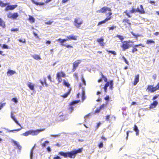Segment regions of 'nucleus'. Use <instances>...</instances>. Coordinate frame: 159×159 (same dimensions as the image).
<instances>
[{
    "label": "nucleus",
    "mask_w": 159,
    "mask_h": 159,
    "mask_svg": "<svg viewBox=\"0 0 159 159\" xmlns=\"http://www.w3.org/2000/svg\"><path fill=\"white\" fill-rule=\"evenodd\" d=\"M80 102V100H77L74 101L70 103L69 104L70 107L68 109L70 110L71 112H72L74 109V107L72 106L74 104H77L79 102Z\"/></svg>",
    "instance_id": "nucleus-11"
},
{
    "label": "nucleus",
    "mask_w": 159,
    "mask_h": 159,
    "mask_svg": "<svg viewBox=\"0 0 159 159\" xmlns=\"http://www.w3.org/2000/svg\"><path fill=\"white\" fill-rule=\"evenodd\" d=\"M20 129H14V130H10L8 129H6V130H7V131L9 132H13L14 131H19V130H20Z\"/></svg>",
    "instance_id": "nucleus-41"
},
{
    "label": "nucleus",
    "mask_w": 159,
    "mask_h": 159,
    "mask_svg": "<svg viewBox=\"0 0 159 159\" xmlns=\"http://www.w3.org/2000/svg\"><path fill=\"white\" fill-rule=\"evenodd\" d=\"M16 73V71L13 70H9L7 72V74L8 76L11 75Z\"/></svg>",
    "instance_id": "nucleus-27"
},
{
    "label": "nucleus",
    "mask_w": 159,
    "mask_h": 159,
    "mask_svg": "<svg viewBox=\"0 0 159 159\" xmlns=\"http://www.w3.org/2000/svg\"><path fill=\"white\" fill-rule=\"evenodd\" d=\"M107 11H109V12L106 14L107 16V17L103 20L99 22L98 23V25L104 24L108 20H110L112 18L111 15L112 14V13L111 12V8L107 7H104L101 8L100 10L96 11V12L98 13H104Z\"/></svg>",
    "instance_id": "nucleus-1"
},
{
    "label": "nucleus",
    "mask_w": 159,
    "mask_h": 159,
    "mask_svg": "<svg viewBox=\"0 0 159 159\" xmlns=\"http://www.w3.org/2000/svg\"><path fill=\"white\" fill-rule=\"evenodd\" d=\"M7 3H5L3 2L0 1V7H3L7 6Z\"/></svg>",
    "instance_id": "nucleus-33"
},
{
    "label": "nucleus",
    "mask_w": 159,
    "mask_h": 159,
    "mask_svg": "<svg viewBox=\"0 0 159 159\" xmlns=\"http://www.w3.org/2000/svg\"><path fill=\"white\" fill-rule=\"evenodd\" d=\"M29 20L32 22H34L35 21L34 19L31 16H29Z\"/></svg>",
    "instance_id": "nucleus-40"
},
{
    "label": "nucleus",
    "mask_w": 159,
    "mask_h": 159,
    "mask_svg": "<svg viewBox=\"0 0 159 159\" xmlns=\"http://www.w3.org/2000/svg\"><path fill=\"white\" fill-rule=\"evenodd\" d=\"M6 25L5 22L2 19L0 18V27H1L3 29L5 28Z\"/></svg>",
    "instance_id": "nucleus-21"
},
{
    "label": "nucleus",
    "mask_w": 159,
    "mask_h": 159,
    "mask_svg": "<svg viewBox=\"0 0 159 159\" xmlns=\"http://www.w3.org/2000/svg\"><path fill=\"white\" fill-rule=\"evenodd\" d=\"M158 104V102L157 101H153L152 103H151L149 107L150 109H153L155 108Z\"/></svg>",
    "instance_id": "nucleus-18"
},
{
    "label": "nucleus",
    "mask_w": 159,
    "mask_h": 159,
    "mask_svg": "<svg viewBox=\"0 0 159 159\" xmlns=\"http://www.w3.org/2000/svg\"><path fill=\"white\" fill-rule=\"evenodd\" d=\"M106 105L104 104H102L99 107V108L101 110L102 109H103L104 108Z\"/></svg>",
    "instance_id": "nucleus-49"
},
{
    "label": "nucleus",
    "mask_w": 159,
    "mask_h": 159,
    "mask_svg": "<svg viewBox=\"0 0 159 159\" xmlns=\"http://www.w3.org/2000/svg\"><path fill=\"white\" fill-rule=\"evenodd\" d=\"M129 20L127 19H125L123 20L122 22L123 23H127L129 25H131V23L129 22Z\"/></svg>",
    "instance_id": "nucleus-34"
},
{
    "label": "nucleus",
    "mask_w": 159,
    "mask_h": 159,
    "mask_svg": "<svg viewBox=\"0 0 159 159\" xmlns=\"http://www.w3.org/2000/svg\"><path fill=\"white\" fill-rule=\"evenodd\" d=\"M155 41L152 39H148L146 41V43L147 44L149 45L151 44H155Z\"/></svg>",
    "instance_id": "nucleus-30"
},
{
    "label": "nucleus",
    "mask_w": 159,
    "mask_h": 159,
    "mask_svg": "<svg viewBox=\"0 0 159 159\" xmlns=\"http://www.w3.org/2000/svg\"><path fill=\"white\" fill-rule=\"evenodd\" d=\"M133 129L136 132V135L137 136L139 135V130L136 125H134Z\"/></svg>",
    "instance_id": "nucleus-22"
},
{
    "label": "nucleus",
    "mask_w": 159,
    "mask_h": 159,
    "mask_svg": "<svg viewBox=\"0 0 159 159\" xmlns=\"http://www.w3.org/2000/svg\"><path fill=\"white\" fill-rule=\"evenodd\" d=\"M110 116L109 115H107L106 117V120L108 121L109 120Z\"/></svg>",
    "instance_id": "nucleus-60"
},
{
    "label": "nucleus",
    "mask_w": 159,
    "mask_h": 159,
    "mask_svg": "<svg viewBox=\"0 0 159 159\" xmlns=\"http://www.w3.org/2000/svg\"><path fill=\"white\" fill-rule=\"evenodd\" d=\"M124 13L128 17H131V16L129 14V13L128 12L127 10H126L124 11Z\"/></svg>",
    "instance_id": "nucleus-46"
},
{
    "label": "nucleus",
    "mask_w": 159,
    "mask_h": 159,
    "mask_svg": "<svg viewBox=\"0 0 159 159\" xmlns=\"http://www.w3.org/2000/svg\"><path fill=\"white\" fill-rule=\"evenodd\" d=\"M104 99L108 101L109 100V97L108 95L106 96V97L104 98Z\"/></svg>",
    "instance_id": "nucleus-61"
},
{
    "label": "nucleus",
    "mask_w": 159,
    "mask_h": 159,
    "mask_svg": "<svg viewBox=\"0 0 159 159\" xmlns=\"http://www.w3.org/2000/svg\"><path fill=\"white\" fill-rule=\"evenodd\" d=\"M44 129H38L35 130H29L30 135H37L40 132L44 130Z\"/></svg>",
    "instance_id": "nucleus-8"
},
{
    "label": "nucleus",
    "mask_w": 159,
    "mask_h": 159,
    "mask_svg": "<svg viewBox=\"0 0 159 159\" xmlns=\"http://www.w3.org/2000/svg\"><path fill=\"white\" fill-rule=\"evenodd\" d=\"M13 143H14V144L16 146L17 148H18L20 150L21 148V146L19 144V143H17L16 141H13Z\"/></svg>",
    "instance_id": "nucleus-31"
},
{
    "label": "nucleus",
    "mask_w": 159,
    "mask_h": 159,
    "mask_svg": "<svg viewBox=\"0 0 159 159\" xmlns=\"http://www.w3.org/2000/svg\"><path fill=\"white\" fill-rule=\"evenodd\" d=\"M53 159H61V158L59 156H58L55 155L53 157Z\"/></svg>",
    "instance_id": "nucleus-55"
},
{
    "label": "nucleus",
    "mask_w": 159,
    "mask_h": 159,
    "mask_svg": "<svg viewBox=\"0 0 159 159\" xmlns=\"http://www.w3.org/2000/svg\"><path fill=\"white\" fill-rule=\"evenodd\" d=\"M116 26H111V27H108V29L109 30H113L115 28H116Z\"/></svg>",
    "instance_id": "nucleus-57"
},
{
    "label": "nucleus",
    "mask_w": 159,
    "mask_h": 159,
    "mask_svg": "<svg viewBox=\"0 0 159 159\" xmlns=\"http://www.w3.org/2000/svg\"><path fill=\"white\" fill-rule=\"evenodd\" d=\"M146 91L150 93H153L157 91L156 87L154 85H148L146 89Z\"/></svg>",
    "instance_id": "nucleus-7"
},
{
    "label": "nucleus",
    "mask_w": 159,
    "mask_h": 159,
    "mask_svg": "<svg viewBox=\"0 0 159 159\" xmlns=\"http://www.w3.org/2000/svg\"><path fill=\"white\" fill-rule=\"evenodd\" d=\"M63 85L67 87L68 88H70V84L68 82H67L65 80H63Z\"/></svg>",
    "instance_id": "nucleus-32"
},
{
    "label": "nucleus",
    "mask_w": 159,
    "mask_h": 159,
    "mask_svg": "<svg viewBox=\"0 0 159 159\" xmlns=\"http://www.w3.org/2000/svg\"><path fill=\"white\" fill-rule=\"evenodd\" d=\"M27 85L30 90H34V85L33 84L30 82H29Z\"/></svg>",
    "instance_id": "nucleus-25"
},
{
    "label": "nucleus",
    "mask_w": 159,
    "mask_h": 159,
    "mask_svg": "<svg viewBox=\"0 0 159 159\" xmlns=\"http://www.w3.org/2000/svg\"><path fill=\"white\" fill-rule=\"evenodd\" d=\"M140 9H139V7H138L137 9H136V12H138L140 14H144L145 13V11L143 8V6L142 5L140 6Z\"/></svg>",
    "instance_id": "nucleus-14"
},
{
    "label": "nucleus",
    "mask_w": 159,
    "mask_h": 159,
    "mask_svg": "<svg viewBox=\"0 0 159 159\" xmlns=\"http://www.w3.org/2000/svg\"><path fill=\"white\" fill-rule=\"evenodd\" d=\"M152 78L154 80H155L157 78V75L156 74L153 75L152 76Z\"/></svg>",
    "instance_id": "nucleus-62"
},
{
    "label": "nucleus",
    "mask_w": 159,
    "mask_h": 159,
    "mask_svg": "<svg viewBox=\"0 0 159 159\" xmlns=\"http://www.w3.org/2000/svg\"><path fill=\"white\" fill-rule=\"evenodd\" d=\"M98 146L100 148H102L103 146V143L102 142H100L98 144Z\"/></svg>",
    "instance_id": "nucleus-50"
},
{
    "label": "nucleus",
    "mask_w": 159,
    "mask_h": 159,
    "mask_svg": "<svg viewBox=\"0 0 159 159\" xmlns=\"http://www.w3.org/2000/svg\"><path fill=\"white\" fill-rule=\"evenodd\" d=\"M83 23L84 21L83 19L81 17H78L74 19L73 24L76 28H79Z\"/></svg>",
    "instance_id": "nucleus-5"
},
{
    "label": "nucleus",
    "mask_w": 159,
    "mask_h": 159,
    "mask_svg": "<svg viewBox=\"0 0 159 159\" xmlns=\"http://www.w3.org/2000/svg\"><path fill=\"white\" fill-rule=\"evenodd\" d=\"M156 87V90L157 91V90H159V83L158 82L155 86Z\"/></svg>",
    "instance_id": "nucleus-63"
},
{
    "label": "nucleus",
    "mask_w": 159,
    "mask_h": 159,
    "mask_svg": "<svg viewBox=\"0 0 159 159\" xmlns=\"http://www.w3.org/2000/svg\"><path fill=\"white\" fill-rule=\"evenodd\" d=\"M11 100L15 103H17L18 102V100L16 98H13L11 99Z\"/></svg>",
    "instance_id": "nucleus-51"
},
{
    "label": "nucleus",
    "mask_w": 159,
    "mask_h": 159,
    "mask_svg": "<svg viewBox=\"0 0 159 159\" xmlns=\"http://www.w3.org/2000/svg\"><path fill=\"white\" fill-rule=\"evenodd\" d=\"M48 79L51 82H52V80H51V76L50 75H49L48 76Z\"/></svg>",
    "instance_id": "nucleus-64"
},
{
    "label": "nucleus",
    "mask_w": 159,
    "mask_h": 159,
    "mask_svg": "<svg viewBox=\"0 0 159 159\" xmlns=\"http://www.w3.org/2000/svg\"><path fill=\"white\" fill-rule=\"evenodd\" d=\"M100 75L101 76V78L99 79L98 82L100 83L102 81V79H103L104 82H106L105 84L103 89L105 93L107 92V88L108 86H109V89L112 90L113 88V80H111L109 81H107V79L106 76H104L102 72L100 73Z\"/></svg>",
    "instance_id": "nucleus-2"
},
{
    "label": "nucleus",
    "mask_w": 159,
    "mask_h": 159,
    "mask_svg": "<svg viewBox=\"0 0 159 159\" xmlns=\"http://www.w3.org/2000/svg\"><path fill=\"white\" fill-rule=\"evenodd\" d=\"M18 16V14L17 12H14L13 14L10 12L7 15V17L8 18L12 19H16Z\"/></svg>",
    "instance_id": "nucleus-9"
},
{
    "label": "nucleus",
    "mask_w": 159,
    "mask_h": 159,
    "mask_svg": "<svg viewBox=\"0 0 159 159\" xmlns=\"http://www.w3.org/2000/svg\"><path fill=\"white\" fill-rule=\"evenodd\" d=\"M139 46H141L142 47H144L145 46L143 45L141 43H139L138 44H136L133 47V48L132 50V52L133 53H134V52L137 51H138V50L136 48Z\"/></svg>",
    "instance_id": "nucleus-15"
},
{
    "label": "nucleus",
    "mask_w": 159,
    "mask_h": 159,
    "mask_svg": "<svg viewBox=\"0 0 159 159\" xmlns=\"http://www.w3.org/2000/svg\"><path fill=\"white\" fill-rule=\"evenodd\" d=\"M2 48L4 49H8V46L5 44H3L2 46Z\"/></svg>",
    "instance_id": "nucleus-56"
},
{
    "label": "nucleus",
    "mask_w": 159,
    "mask_h": 159,
    "mask_svg": "<svg viewBox=\"0 0 159 159\" xmlns=\"http://www.w3.org/2000/svg\"><path fill=\"white\" fill-rule=\"evenodd\" d=\"M133 43L134 42L130 40L124 41L122 42L120 47L122 48L123 51H125L131 47L132 46L131 44Z\"/></svg>",
    "instance_id": "nucleus-4"
},
{
    "label": "nucleus",
    "mask_w": 159,
    "mask_h": 159,
    "mask_svg": "<svg viewBox=\"0 0 159 159\" xmlns=\"http://www.w3.org/2000/svg\"><path fill=\"white\" fill-rule=\"evenodd\" d=\"M101 110L99 108H97L94 111L95 113H98Z\"/></svg>",
    "instance_id": "nucleus-53"
},
{
    "label": "nucleus",
    "mask_w": 159,
    "mask_h": 159,
    "mask_svg": "<svg viewBox=\"0 0 159 159\" xmlns=\"http://www.w3.org/2000/svg\"><path fill=\"white\" fill-rule=\"evenodd\" d=\"M49 143V142L48 141L46 140L45 141L44 143L41 144V145L43 147H45L47 144H48Z\"/></svg>",
    "instance_id": "nucleus-36"
},
{
    "label": "nucleus",
    "mask_w": 159,
    "mask_h": 159,
    "mask_svg": "<svg viewBox=\"0 0 159 159\" xmlns=\"http://www.w3.org/2000/svg\"><path fill=\"white\" fill-rule=\"evenodd\" d=\"M139 74H137L136 75L134 76V79L133 82L132 83V84L133 85L135 86L137 84L139 81Z\"/></svg>",
    "instance_id": "nucleus-16"
},
{
    "label": "nucleus",
    "mask_w": 159,
    "mask_h": 159,
    "mask_svg": "<svg viewBox=\"0 0 159 159\" xmlns=\"http://www.w3.org/2000/svg\"><path fill=\"white\" fill-rule=\"evenodd\" d=\"M22 135L25 136H27L29 135H30L29 130L26 131L24 133H23Z\"/></svg>",
    "instance_id": "nucleus-42"
},
{
    "label": "nucleus",
    "mask_w": 159,
    "mask_h": 159,
    "mask_svg": "<svg viewBox=\"0 0 159 159\" xmlns=\"http://www.w3.org/2000/svg\"><path fill=\"white\" fill-rule=\"evenodd\" d=\"M82 152V148H79L77 150H73L70 152H58V154L61 156L64 157L65 158L69 157L70 158H74L76 154L81 153Z\"/></svg>",
    "instance_id": "nucleus-3"
},
{
    "label": "nucleus",
    "mask_w": 159,
    "mask_h": 159,
    "mask_svg": "<svg viewBox=\"0 0 159 159\" xmlns=\"http://www.w3.org/2000/svg\"><path fill=\"white\" fill-rule=\"evenodd\" d=\"M40 82L42 85H43L44 84L46 86H48V84L46 82V78L45 77L43 78V82L41 80H40Z\"/></svg>",
    "instance_id": "nucleus-28"
},
{
    "label": "nucleus",
    "mask_w": 159,
    "mask_h": 159,
    "mask_svg": "<svg viewBox=\"0 0 159 159\" xmlns=\"http://www.w3.org/2000/svg\"><path fill=\"white\" fill-rule=\"evenodd\" d=\"M6 104V103L5 102L1 104L0 105V110H1L3 107Z\"/></svg>",
    "instance_id": "nucleus-52"
},
{
    "label": "nucleus",
    "mask_w": 159,
    "mask_h": 159,
    "mask_svg": "<svg viewBox=\"0 0 159 159\" xmlns=\"http://www.w3.org/2000/svg\"><path fill=\"white\" fill-rule=\"evenodd\" d=\"M67 40V39H62L61 38H59L57 40V41L59 42L60 44L62 46H64L65 45L64 43L65 42H66Z\"/></svg>",
    "instance_id": "nucleus-19"
},
{
    "label": "nucleus",
    "mask_w": 159,
    "mask_h": 159,
    "mask_svg": "<svg viewBox=\"0 0 159 159\" xmlns=\"http://www.w3.org/2000/svg\"><path fill=\"white\" fill-rule=\"evenodd\" d=\"M116 37H118L121 41H122L124 39L123 36L122 35H116Z\"/></svg>",
    "instance_id": "nucleus-43"
},
{
    "label": "nucleus",
    "mask_w": 159,
    "mask_h": 159,
    "mask_svg": "<svg viewBox=\"0 0 159 159\" xmlns=\"http://www.w3.org/2000/svg\"><path fill=\"white\" fill-rule=\"evenodd\" d=\"M71 90V88H70V89L68 90V91L66 93H65L62 95H61V97L64 98H66L70 94Z\"/></svg>",
    "instance_id": "nucleus-29"
},
{
    "label": "nucleus",
    "mask_w": 159,
    "mask_h": 159,
    "mask_svg": "<svg viewBox=\"0 0 159 159\" xmlns=\"http://www.w3.org/2000/svg\"><path fill=\"white\" fill-rule=\"evenodd\" d=\"M11 31L12 32H17L19 31V29L18 28H12L11 30Z\"/></svg>",
    "instance_id": "nucleus-48"
},
{
    "label": "nucleus",
    "mask_w": 159,
    "mask_h": 159,
    "mask_svg": "<svg viewBox=\"0 0 159 159\" xmlns=\"http://www.w3.org/2000/svg\"><path fill=\"white\" fill-rule=\"evenodd\" d=\"M101 124V123L100 122H98L97 123V125L96 126V129L98 128L100 126Z\"/></svg>",
    "instance_id": "nucleus-59"
},
{
    "label": "nucleus",
    "mask_w": 159,
    "mask_h": 159,
    "mask_svg": "<svg viewBox=\"0 0 159 159\" xmlns=\"http://www.w3.org/2000/svg\"><path fill=\"white\" fill-rule=\"evenodd\" d=\"M17 7V5H8L5 9V10L6 11L9 10H13L15 9Z\"/></svg>",
    "instance_id": "nucleus-12"
},
{
    "label": "nucleus",
    "mask_w": 159,
    "mask_h": 159,
    "mask_svg": "<svg viewBox=\"0 0 159 159\" xmlns=\"http://www.w3.org/2000/svg\"><path fill=\"white\" fill-rule=\"evenodd\" d=\"M18 41L20 43H26V40L25 39L23 38L22 39H18Z\"/></svg>",
    "instance_id": "nucleus-38"
},
{
    "label": "nucleus",
    "mask_w": 159,
    "mask_h": 159,
    "mask_svg": "<svg viewBox=\"0 0 159 159\" xmlns=\"http://www.w3.org/2000/svg\"><path fill=\"white\" fill-rule=\"evenodd\" d=\"M77 37L76 36L74 35V34H71L66 37L67 40H77Z\"/></svg>",
    "instance_id": "nucleus-17"
},
{
    "label": "nucleus",
    "mask_w": 159,
    "mask_h": 159,
    "mask_svg": "<svg viewBox=\"0 0 159 159\" xmlns=\"http://www.w3.org/2000/svg\"><path fill=\"white\" fill-rule=\"evenodd\" d=\"M66 75L63 71H61L57 72L56 74V79L58 80L59 83H61L62 80L61 77L65 78Z\"/></svg>",
    "instance_id": "nucleus-6"
},
{
    "label": "nucleus",
    "mask_w": 159,
    "mask_h": 159,
    "mask_svg": "<svg viewBox=\"0 0 159 159\" xmlns=\"http://www.w3.org/2000/svg\"><path fill=\"white\" fill-rule=\"evenodd\" d=\"M106 51L108 52L111 53L113 55H116V52L114 51L108 50L107 49L106 50Z\"/></svg>",
    "instance_id": "nucleus-39"
},
{
    "label": "nucleus",
    "mask_w": 159,
    "mask_h": 159,
    "mask_svg": "<svg viewBox=\"0 0 159 159\" xmlns=\"http://www.w3.org/2000/svg\"><path fill=\"white\" fill-rule=\"evenodd\" d=\"M81 81L83 83V84H81V83H80L79 84V87L80 88L81 87H82V95H85V92H84V88H83L82 87V85H84V86H86V82L84 80V78L83 77H82L81 78Z\"/></svg>",
    "instance_id": "nucleus-10"
},
{
    "label": "nucleus",
    "mask_w": 159,
    "mask_h": 159,
    "mask_svg": "<svg viewBox=\"0 0 159 159\" xmlns=\"http://www.w3.org/2000/svg\"><path fill=\"white\" fill-rule=\"evenodd\" d=\"M11 117L13 119V120L17 125H18L20 126H21V125L18 122L17 120L16 119L14 114H13V113H11Z\"/></svg>",
    "instance_id": "nucleus-24"
},
{
    "label": "nucleus",
    "mask_w": 159,
    "mask_h": 159,
    "mask_svg": "<svg viewBox=\"0 0 159 159\" xmlns=\"http://www.w3.org/2000/svg\"><path fill=\"white\" fill-rule=\"evenodd\" d=\"M130 13H133L136 12V9H134L133 7L132 8V9L129 11Z\"/></svg>",
    "instance_id": "nucleus-45"
},
{
    "label": "nucleus",
    "mask_w": 159,
    "mask_h": 159,
    "mask_svg": "<svg viewBox=\"0 0 159 159\" xmlns=\"http://www.w3.org/2000/svg\"><path fill=\"white\" fill-rule=\"evenodd\" d=\"M31 1L34 4L38 6H43L44 4V3L43 2H35L34 0H31Z\"/></svg>",
    "instance_id": "nucleus-23"
},
{
    "label": "nucleus",
    "mask_w": 159,
    "mask_h": 159,
    "mask_svg": "<svg viewBox=\"0 0 159 159\" xmlns=\"http://www.w3.org/2000/svg\"><path fill=\"white\" fill-rule=\"evenodd\" d=\"M97 42L102 47H103L104 45V39L102 38H100L98 39L97 40Z\"/></svg>",
    "instance_id": "nucleus-20"
},
{
    "label": "nucleus",
    "mask_w": 159,
    "mask_h": 159,
    "mask_svg": "<svg viewBox=\"0 0 159 159\" xmlns=\"http://www.w3.org/2000/svg\"><path fill=\"white\" fill-rule=\"evenodd\" d=\"M33 58L36 60H39L41 59V58L39 56L37 55H34L33 56Z\"/></svg>",
    "instance_id": "nucleus-37"
},
{
    "label": "nucleus",
    "mask_w": 159,
    "mask_h": 159,
    "mask_svg": "<svg viewBox=\"0 0 159 159\" xmlns=\"http://www.w3.org/2000/svg\"><path fill=\"white\" fill-rule=\"evenodd\" d=\"M122 58L124 60V61L125 62V63L128 65H129V63L128 61L126 59V58L124 56H123L122 57Z\"/></svg>",
    "instance_id": "nucleus-44"
},
{
    "label": "nucleus",
    "mask_w": 159,
    "mask_h": 159,
    "mask_svg": "<svg viewBox=\"0 0 159 159\" xmlns=\"http://www.w3.org/2000/svg\"><path fill=\"white\" fill-rule=\"evenodd\" d=\"M81 60H78L76 61L73 64V68L72 70L73 71H75L76 68L78 66L79 64L81 62Z\"/></svg>",
    "instance_id": "nucleus-13"
},
{
    "label": "nucleus",
    "mask_w": 159,
    "mask_h": 159,
    "mask_svg": "<svg viewBox=\"0 0 159 159\" xmlns=\"http://www.w3.org/2000/svg\"><path fill=\"white\" fill-rule=\"evenodd\" d=\"M131 33L134 36V37L136 38V39L137 40L138 39L137 38L141 36L139 34H135L132 31L131 32Z\"/></svg>",
    "instance_id": "nucleus-35"
},
{
    "label": "nucleus",
    "mask_w": 159,
    "mask_h": 159,
    "mask_svg": "<svg viewBox=\"0 0 159 159\" xmlns=\"http://www.w3.org/2000/svg\"><path fill=\"white\" fill-rule=\"evenodd\" d=\"M86 98L85 95H82V102H83Z\"/></svg>",
    "instance_id": "nucleus-58"
},
{
    "label": "nucleus",
    "mask_w": 159,
    "mask_h": 159,
    "mask_svg": "<svg viewBox=\"0 0 159 159\" xmlns=\"http://www.w3.org/2000/svg\"><path fill=\"white\" fill-rule=\"evenodd\" d=\"M65 47H66L67 48H73V47L71 45L68 44V45H65L64 46Z\"/></svg>",
    "instance_id": "nucleus-47"
},
{
    "label": "nucleus",
    "mask_w": 159,
    "mask_h": 159,
    "mask_svg": "<svg viewBox=\"0 0 159 159\" xmlns=\"http://www.w3.org/2000/svg\"><path fill=\"white\" fill-rule=\"evenodd\" d=\"M57 120L59 121H63L65 120V117L63 115L59 116L57 117Z\"/></svg>",
    "instance_id": "nucleus-26"
},
{
    "label": "nucleus",
    "mask_w": 159,
    "mask_h": 159,
    "mask_svg": "<svg viewBox=\"0 0 159 159\" xmlns=\"http://www.w3.org/2000/svg\"><path fill=\"white\" fill-rule=\"evenodd\" d=\"M74 76L76 79L77 80H78V77L77 73H75L74 74Z\"/></svg>",
    "instance_id": "nucleus-54"
}]
</instances>
